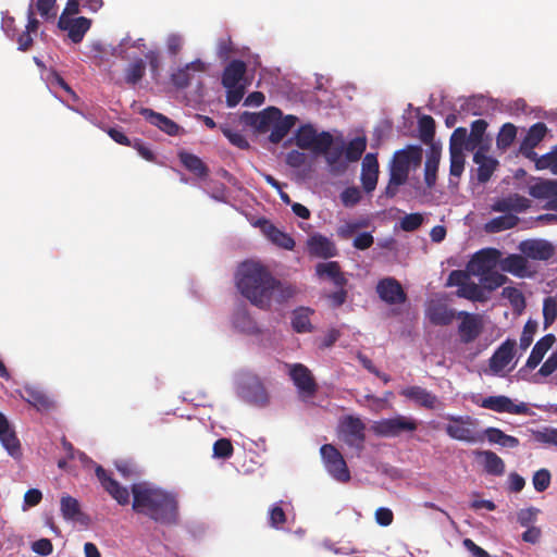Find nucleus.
<instances>
[{
	"mask_svg": "<svg viewBox=\"0 0 557 557\" xmlns=\"http://www.w3.org/2000/svg\"><path fill=\"white\" fill-rule=\"evenodd\" d=\"M236 287L251 305L269 310L273 299L275 277L267 267L256 261L243 262L235 275Z\"/></svg>",
	"mask_w": 557,
	"mask_h": 557,
	"instance_id": "f257e3e1",
	"label": "nucleus"
},
{
	"mask_svg": "<svg viewBox=\"0 0 557 557\" xmlns=\"http://www.w3.org/2000/svg\"><path fill=\"white\" fill-rule=\"evenodd\" d=\"M133 510L160 523H172L177 516V502L166 491L146 482L132 485Z\"/></svg>",
	"mask_w": 557,
	"mask_h": 557,
	"instance_id": "f03ea898",
	"label": "nucleus"
},
{
	"mask_svg": "<svg viewBox=\"0 0 557 557\" xmlns=\"http://www.w3.org/2000/svg\"><path fill=\"white\" fill-rule=\"evenodd\" d=\"M421 160L422 148L420 146H408L394 153L389 166V180L385 188V195L388 198L396 196L399 186L406 183L411 166L420 165Z\"/></svg>",
	"mask_w": 557,
	"mask_h": 557,
	"instance_id": "7ed1b4c3",
	"label": "nucleus"
},
{
	"mask_svg": "<svg viewBox=\"0 0 557 557\" xmlns=\"http://www.w3.org/2000/svg\"><path fill=\"white\" fill-rule=\"evenodd\" d=\"M419 422L412 417L398 414L393 418L374 422L372 431L382 437H397L404 433H413L418 430Z\"/></svg>",
	"mask_w": 557,
	"mask_h": 557,
	"instance_id": "20e7f679",
	"label": "nucleus"
},
{
	"mask_svg": "<svg viewBox=\"0 0 557 557\" xmlns=\"http://www.w3.org/2000/svg\"><path fill=\"white\" fill-rule=\"evenodd\" d=\"M338 436L346 445L360 453L366 442V424L358 417L346 416L338 424Z\"/></svg>",
	"mask_w": 557,
	"mask_h": 557,
	"instance_id": "39448f33",
	"label": "nucleus"
},
{
	"mask_svg": "<svg viewBox=\"0 0 557 557\" xmlns=\"http://www.w3.org/2000/svg\"><path fill=\"white\" fill-rule=\"evenodd\" d=\"M297 147L305 150L318 151L327 150L333 144V136L329 132L317 133L312 125L307 124L299 127L295 135Z\"/></svg>",
	"mask_w": 557,
	"mask_h": 557,
	"instance_id": "423d86ee",
	"label": "nucleus"
},
{
	"mask_svg": "<svg viewBox=\"0 0 557 557\" xmlns=\"http://www.w3.org/2000/svg\"><path fill=\"white\" fill-rule=\"evenodd\" d=\"M321 457L327 472L338 482L350 480V472L339 450L332 444H324L320 448Z\"/></svg>",
	"mask_w": 557,
	"mask_h": 557,
	"instance_id": "0eeeda50",
	"label": "nucleus"
},
{
	"mask_svg": "<svg viewBox=\"0 0 557 557\" xmlns=\"http://www.w3.org/2000/svg\"><path fill=\"white\" fill-rule=\"evenodd\" d=\"M503 253L497 248H484L473 255L468 263V272L471 275L487 274L498 271L500 268Z\"/></svg>",
	"mask_w": 557,
	"mask_h": 557,
	"instance_id": "6e6552de",
	"label": "nucleus"
},
{
	"mask_svg": "<svg viewBox=\"0 0 557 557\" xmlns=\"http://www.w3.org/2000/svg\"><path fill=\"white\" fill-rule=\"evenodd\" d=\"M455 318L460 320L458 325V335L460 343L472 344L483 331V319L478 313H470L460 311L455 314Z\"/></svg>",
	"mask_w": 557,
	"mask_h": 557,
	"instance_id": "1a4fd4ad",
	"label": "nucleus"
},
{
	"mask_svg": "<svg viewBox=\"0 0 557 557\" xmlns=\"http://www.w3.org/2000/svg\"><path fill=\"white\" fill-rule=\"evenodd\" d=\"M519 251L528 259L547 261L554 257L556 249L554 245L541 238L524 239L518 245Z\"/></svg>",
	"mask_w": 557,
	"mask_h": 557,
	"instance_id": "9d476101",
	"label": "nucleus"
},
{
	"mask_svg": "<svg viewBox=\"0 0 557 557\" xmlns=\"http://www.w3.org/2000/svg\"><path fill=\"white\" fill-rule=\"evenodd\" d=\"M379 297L388 305H401L407 300V295L401 284L394 277H384L376 284Z\"/></svg>",
	"mask_w": 557,
	"mask_h": 557,
	"instance_id": "9b49d317",
	"label": "nucleus"
},
{
	"mask_svg": "<svg viewBox=\"0 0 557 557\" xmlns=\"http://www.w3.org/2000/svg\"><path fill=\"white\" fill-rule=\"evenodd\" d=\"M481 407L493 410L495 412H507L511 414H528L529 407L524 403L518 405L504 395L488 396L482 399Z\"/></svg>",
	"mask_w": 557,
	"mask_h": 557,
	"instance_id": "f8f14e48",
	"label": "nucleus"
},
{
	"mask_svg": "<svg viewBox=\"0 0 557 557\" xmlns=\"http://www.w3.org/2000/svg\"><path fill=\"white\" fill-rule=\"evenodd\" d=\"M95 473L102 487L114 498L117 504L124 506L129 503V492L114 480L102 466H97Z\"/></svg>",
	"mask_w": 557,
	"mask_h": 557,
	"instance_id": "ddd939ff",
	"label": "nucleus"
},
{
	"mask_svg": "<svg viewBox=\"0 0 557 557\" xmlns=\"http://www.w3.org/2000/svg\"><path fill=\"white\" fill-rule=\"evenodd\" d=\"M289 375L300 394L309 397L314 396L318 385L307 367L296 363L290 367Z\"/></svg>",
	"mask_w": 557,
	"mask_h": 557,
	"instance_id": "4468645a",
	"label": "nucleus"
},
{
	"mask_svg": "<svg viewBox=\"0 0 557 557\" xmlns=\"http://www.w3.org/2000/svg\"><path fill=\"white\" fill-rule=\"evenodd\" d=\"M500 270L519 278L532 277L535 273L531 270L528 258L521 252L502 257Z\"/></svg>",
	"mask_w": 557,
	"mask_h": 557,
	"instance_id": "2eb2a0df",
	"label": "nucleus"
},
{
	"mask_svg": "<svg viewBox=\"0 0 557 557\" xmlns=\"http://www.w3.org/2000/svg\"><path fill=\"white\" fill-rule=\"evenodd\" d=\"M58 27L67 33L72 42L79 44L91 27V20L84 16L70 20L59 17Z\"/></svg>",
	"mask_w": 557,
	"mask_h": 557,
	"instance_id": "dca6fc26",
	"label": "nucleus"
},
{
	"mask_svg": "<svg viewBox=\"0 0 557 557\" xmlns=\"http://www.w3.org/2000/svg\"><path fill=\"white\" fill-rule=\"evenodd\" d=\"M462 272L455 270V286L458 287L457 296L478 302L488 301L480 283L468 278L462 280Z\"/></svg>",
	"mask_w": 557,
	"mask_h": 557,
	"instance_id": "f3484780",
	"label": "nucleus"
},
{
	"mask_svg": "<svg viewBox=\"0 0 557 557\" xmlns=\"http://www.w3.org/2000/svg\"><path fill=\"white\" fill-rule=\"evenodd\" d=\"M307 249L310 256L330 259L337 256L335 244L322 234H313L307 240Z\"/></svg>",
	"mask_w": 557,
	"mask_h": 557,
	"instance_id": "a211bd4d",
	"label": "nucleus"
},
{
	"mask_svg": "<svg viewBox=\"0 0 557 557\" xmlns=\"http://www.w3.org/2000/svg\"><path fill=\"white\" fill-rule=\"evenodd\" d=\"M281 115L282 111L275 107H269L259 113H244L246 123L259 132H267Z\"/></svg>",
	"mask_w": 557,
	"mask_h": 557,
	"instance_id": "6ab92c4d",
	"label": "nucleus"
},
{
	"mask_svg": "<svg viewBox=\"0 0 557 557\" xmlns=\"http://www.w3.org/2000/svg\"><path fill=\"white\" fill-rule=\"evenodd\" d=\"M516 341L506 339L490 358V369L494 374L500 373L512 360Z\"/></svg>",
	"mask_w": 557,
	"mask_h": 557,
	"instance_id": "aec40b11",
	"label": "nucleus"
},
{
	"mask_svg": "<svg viewBox=\"0 0 557 557\" xmlns=\"http://www.w3.org/2000/svg\"><path fill=\"white\" fill-rule=\"evenodd\" d=\"M20 396L38 411H49L54 407L53 400L38 386L26 385Z\"/></svg>",
	"mask_w": 557,
	"mask_h": 557,
	"instance_id": "412c9836",
	"label": "nucleus"
},
{
	"mask_svg": "<svg viewBox=\"0 0 557 557\" xmlns=\"http://www.w3.org/2000/svg\"><path fill=\"white\" fill-rule=\"evenodd\" d=\"M379 178V162L376 154L367 153L362 160L361 183L367 193L375 189Z\"/></svg>",
	"mask_w": 557,
	"mask_h": 557,
	"instance_id": "4be33fe9",
	"label": "nucleus"
},
{
	"mask_svg": "<svg viewBox=\"0 0 557 557\" xmlns=\"http://www.w3.org/2000/svg\"><path fill=\"white\" fill-rule=\"evenodd\" d=\"M315 274L320 278L329 280L335 287L346 286L348 283L337 261L318 263L315 265Z\"/></svg>",
	"mask_w": 557,
	"mask_h": 557,
	"instance_id": "5701e85b",
	"label": "nucleus"
},
{
	"mask_svg": "<svg viewBox=\"0 0 557 557\" xmlns=\"http://www.w3.org/2000/svg\"><path fill=\"white\" fill-rule=\"evenodd\" d=\"M426 315L435 325H448L453 321V310L442 298H434L429 302Z\"/></svg>",
	"mask_w": 557,
	"mask_h": 557,
	"instance_id": "b1692460",
	"label": "nucleus"
},
{
	"mask_svg": "<svg viewBox=\"0 0 557 557\" xmlns=\"http://www.w3.org/2000/svg\"><path fill=\"white\" fill-rule=\"evenodd\" d=\"M140 114L153 126L164 132L170 136H176L180 134L181 126L168 116L153 111L152 109L144 108L140 110Z\"/></svg>",
	"mask_w": 557,
	"mask_h": 557,
	"instance_id": "393cba45",
	"label": "nucleus"
},
{
	"mask_svg": "<svg viewBox=\"0 0 557 557\" xmlns=\"http://www.w3.org/2000/svg\"><path fill=\"white\" fill-rule=\"evenodd\" d=\"M317 154H323L325 157L326 163L330 168L331 173L338 175L344 173L347 168V161L343 156L344 153V144L333 146H329L327 150L325 151H318Z\"/></svg>",
	"mask_w": 557,
	"mask_h": 557,
	"instance_id": "a878e982",
	"label": "nucleus"
},
{
	"mask_svg": "<svg viewBox=\"0 0 557 557\" xmlns=\"http://www.w3.org/2000/svg\"><path fill=\"white\" fill-rule=\"evenodd\" d=\"M473 162L478 164L476 168V180L480 183H486L492 177L494 171L496 170L498 162L497 160L487 157L482 147L476 149L473 156Z\"/></svg>",
	"mask_w": 557,
	"mask_h": 557,
	"instance_id": "bb28decb",
	"label": "nucleus"
},
{
	"mask_svg": "<svg viewBox=\"0 0 557 557\" xmlns=\"http://www.w3.org/2000/svg\"><path fill=\"white\" fill-rule=\"evenodd\" d=\"M546 133L547 127L543 122H537L532 125L521 143V152L527 157L535 156L533 149L543 140Z\"/></svg>",
	"mask_w": 557,
	"mask_h": 557,
	"instance_id": "cd10ccee",
	"label": "nucleus"
},
{
	"mask_svg": "<svg viewBox=\"0 0 557 557\" xmlns=\"http://www.w3.org/2000/svg\"><path fill=\"white\" fill-rule=\"evenodd\" d=\"M400 395L428 409H433L436 404V396L421 386L406 387L400 391Z\"/></svg>",
	"mask_w": 557,
	"mask_h": 557,
	"instance_id": "c85d7f7f",
	"label": "nucleus"
},
{
	"mask_svg": "<svg viewBox=\"0 0 557 557\" xmlns=\"http://www.w3.org/2000/svg\"><path fill=\"white\" fill-rule=\"evenodd\" d=\"M0 441L11 456L14 457L20 454V441L2 412H0Z\"/></svg>",
	"mask_w": 557,
	"mask_h": 557,
	"instance_id": "c756f323",
	"label": "nucleus"
},
{
	"mask_svg": "<svg viewBox=\"0 0 557 557\" xmlns=\"http://www.w3.org/2000/svg\"><path fill=\"white\" fill-rule=\"evenodd\" d=\"M455 440L468 443H481L484 441V436L483 433L478 430L475 423L465 422L455 418Z\"/></svg>",
	"mask_w": 557,
	"mask_h": 557,
	"instance_id": "7c9ffc66",
	"label": "nucleus"
},
{
	"mask_svg": "<svg viewBox=\"0 0 557 557\" xmlns=\"http://www.w3.org/2000/svg\"><path fill=\"white\" fill-rule=\"evenodd\" d=\"M262 232L264 235L277 247L293 250L295 247L294 238L287 234L278 230L274 224L269 221H264L262 224Z\"/></svg>",
	"mask_w": 557,
	"mask_h": 557,
	"instance_id": "2f4dec72",
	"label": "nucleus"
},
{
	"mask_svg": "<svg viewBox=\"0 0 557 557\" xmlns=\"http://www.w3.org/2000/svg\"><path fill=\"white\" fill-rule=\"evenodd\" d=\"M206 70V66L202 61L196 60L188 64H186L184 67L178 69L176 72H174L171 75V82L173 85L178 89H184L188 87L190 84V72H203Z\"/></svg>",
	"mask_w": 557,
	"mask_h": 557,
	"instance_id": "473e14b6",
	"label": "nucleus"
},
{
	"mask_svg": "<svg viewBox=\"0 0 557 557\" xmlns=\"http://www.w3.org/2000/svg\"><path fill=\"white\" fill-rule=\"evenodd\" d=\"M246 71L247 66L244 61H231L223 71L222 85L224 87H235V85H240L239 83L244 78Z\"/></svg>",
	"mask_w": 557,
	"mask_h": 557,
	"instance_id": "72a5a7b5",
	"label": "nucleus"
},
{
	"mask_svg": "<svg viewBox=\"0 0 557 557\" xmlns=\"http://www.w3.org/2000/svg\"><path fill=\"white\" fill-rule=\"evenodd\" d=\"M178 159L183 166L199 178H206L209 175L208 165L196 154L185 150L178 152Z\"/></svg>",
	"mask_w": 557,
	"mask_h": 557,
	"instance_id": "f704fd0d",
	"label": "nucleus"
},
{
	"mask_svg": "<svg viewBox=\"0 0 557 557\" xmlns=\"http://www.w3.org/2000/svg\"><path fill=\"white\" fill-rule=\"evenodd\" d=\"M486 128L487 122L485 120L479 119L473 121L471 124L470 134L467 133V136L460 144V147L467 151H473L476 148L479 149Z\"/></svg>",
	"mask_w": 557,
	"mask_h": 557,
	"instance_id": "c9c22d12",
	"label": "nucleus"
},
{
	"mask_svg": "<svg viewBox=\"0 0 557 557\" xmlns=\"http://www.w3.org/2000/svg\"><path fill=\"white\" fill-rule=\"evenodd\" d=\"M476 458L482 459L483 469L486 473L500 476L505 473L504 460L492 450H480L475 453Z\"/></svg>",
	"mask_w": 557,
	"mask_h": 557,
	"instance_id": "e433bc0d",
	"label": "nucleus"
},
{
	"mask_svg": "<svg viewBox=\"0 0 557 557\" xmlns=\"http://www.w3.org/2000/svg\"><path fill=\"white\" fill-rule=\"evenodd\" d=\"M556 338L554 334H546L534 345L528 360L525 367L529 369L536 368L541 361L543 360L545 354L550 349Z\"/></svg>",
	"mask_w": 557,
	"mask_h": 557,
	"instance_id": "4c0bfd02",
	"label": "nucleus"
},
{
	"mask_svg": "<svg viewBox=\"0 0 557 557\" xmlns=\"http://www.w3.org/2000/svg\"><path fill=\"white\" fill-rule=\"evenodd\" d=\"M484 440L490 444L498 445L505 448H517L520 445L519 438L508 435L498 428H487L483 432Z\"/></svg>",
	"mask_w": 557,
	"mask_h": 557,
	"instance_id": "58836bf2",
	"label": "nucleus"
},
{
	"mask_svg": "<svg viewBox=\"0 0 557 557\" xmlns=\"http://www.w3.org/2000/svg\"><path fill=\"white\" fill-rule=\"evenodd\" d=\"M480 285L487 298L491 299V295L494 290L498 289L508 282V277L498 271L488 272L487 274H476Z\"/></svg>",
	"mask_w": 557,
	"mask_h": 557,
	"instance_id": "ea45409f",
	"label": "nucleus"
},
{
	"mask_svg": "<svg viewBox=\"0 0 557 557\" xmlns=\"http://www.w3.org/2000/svg\"><path fill=\"white\" fill-rule=\"evenodd\" d=\"M297 117L294 115H286L280 117L272 124V131L269 136V140L273 144H278L289 133V131L296 124Z\"/></svg>",
	"mask_w": 557,
	"mask_h": 557,
	"instance_id": "a19ab883",
	"label": "nucleus"
},
{
	"mask_svg": "<svg viewBox=\"0 0 557 557\" xmlns=\"http://www.w3.org/2000/svg\"><path fill=\"white\" fill-rule=\"evenodd\" d=\"M313 310L308 307H299L293 311L292 326L297 333H308L312 331L310 315Z\"/></svg>",
	"mask_w": 557,
	"mask_h": 557,
	"instance_id": "79ce46f5",
	"label": "nucleus"
},
{
	"mask_svg": "<svg viewBox=\"0 0 557 557\" xmlns=\"http://www.w3.org/2000/svg\"><path fill=\"white\" fill-rule=\"evenodd\" d=\"M440 158L441 149L437 148L435 145H431V149L428 154L424 166V180L429 187H432L435 184Z\"/></svg>",
	"mask_w": 557,
	"mask_h": 557,
	"instance_id": "37998d69",
	"label": "nucleus"
},
{
	"mask_svg": "<svg viewBox=\"0 0 557 557\" xmlns=\"http://www.w3.org/2000/svg\"><path fill=\"white\" fill-rule=\"evenodd\" d=\"M519 223V218L513 214H505L492 219L486 223L485 230L490 233H498L505 230L512 228Z\"/></svg>",
	"mask_w": 557,
	"mask_h": 557,
	"instance_id": "c03bdc74",
	"label": "nucleus"
},
{
	"mask_svg": "<svg viewBox=\"0 0 557 557\" xmlns=\"http://www.w3.org/2000/svg\"><path fill=\"white\" fill-rule=\"evenodd\" d=\"M146 73V63L143 59H137L125 70V83L129 86L138 84Z\"/></svg>",
	"mask_w": 557,
	"mask_h": 557,
	"instance_id": "a18cd8bd",
	"label": "nucleus"
},
{
	"mask_svg": "<svg viewBox=\"0 0 557 557\" xmlns=\"http://www.w3.org/2000/svg\"><path fill=\"white\" fill-rule=\"evenodd\" d=\"M367 148V140L364 137H356L351 139L347 147H344L345 159L348 162H357Z\"/></svg>",
	"mask_w": 557,
	"mask_h": 557,
	"instance_id": "49530a36",
	"label": "nucleus"
},
{
	"mask_svg": "<svg viewBox=\"0 0 557 557\" xmlns=\"http://www.w3.org/2000/svg\"><path fill=\"white\" fill-rule=\"evenodd\" d=\"M530 195L534 198L546 199L557 196V182L542 181L530 187Z\"/></svg>",
	"mask_w": 557,
	"mask_h": 557,
	"instance_id": "de8ad7c7",
	"label": "nucleus"
},
{
	"mask_svg": "<svg viewBox=\"0 0 557 557\" xmlns=\"http://www.w3.org/2000/svg\"><path fill=\"white\" fill-rule=\"evenodd\" d=\"M419 135L420 139L426 145H433L435 135V122L430 115H422L419 119Z\"/></svg>",
	"mask_w": 557,
	"mask_h": 557,
	"instance_id": "09e8293b",
	"label": "nucleus"
},
{
	"mask_svg": "<svg viewBox=\"0 0 557 557\" xmlns=\"http://www.w3.org/2000/svg\"><path fill=\"white\" fill-rule=\"evenodd\" d=\"M60 505L64 519L74 520L81 513V506L78 500L70 495L62 496Z\"/></svg>",
	"mask_w": 557,
	"mask_h": 557,
	"instance_id": "8fccbe9b",
	"label": "nucleus"
},
{
	"mask_svg": "<svg viewBox=\"0 0 557 557\" xmlns=\"http://www.w3.org/2000/svg\"><path fill=\"white\" fill-rule=\"evenodd\" d=\"M296 294L297 288L294 285L284 284L275 278V284H273V298H275L278 304L287 301Z\"/></svg>",
	"mask_w": 557,
	"mask_h": 557,
	"instance_id": "3c124183",
	"label": "nucleus"
},
{
	"mask_svg": "<svg viewBox=\"0 0 557 557\" xmlns=\"http://www.w3.org/2000/svg\"><path fill=\"white\" fill-rule=\"evenodd\" d=\"M467 136V128L457 127L455 128V176L460 175L463 170V163L461 160L460 150L463 149L460 147V144Z\"/></svg>",
	"mask_w": 557,
	"mask_h": 557,
	"instance_id": "603ef678",
	"label": "nucleus"
},
{
	"mask_svg": "<svg viewBox=\"0 0 557 557\" xmlns=\"http://www.w3.org/2000/svg\"><path fill=\"white\" fill-rule=\"evenodd\" d=\"M247 397L257 405L263 406L268 403L265 388L259 381H253L247 386Z\"/></svg>",
	"mask_w": 557,
	"mask_h": 557,
	"instance_id": "864d4df0",
	"label": "nucleus"
},
{
	"mask_svg": "<svg viewBox=\"0 0 557 557\" xmlns=\"http://www.w3.org/2000/svg\"><path fill=\"white\" fill-rule=\"evenodd\" d=\"M517 135V127L511 123H506L502 126L497 136V146L499 148L509 147Z\"/></svg>",
	"mask_w": 557,
	"mask_h": 557,
	"instance_id": "5fc2aeb1",
	"label": "nucleus"
},
{
	"mask_svg": "<svg viewBox=\"0 0 557 557\" xmlns=\"http://www.w3.org/2000/svg\"><path fill=\"white\" fill-rule=\"evenodd\" d=\"M348 297V292L345 286L336 287L334 292L324 293V298L327 300L330 308L337 309L342 307Z\"/></svg>",
	"mask_w": 557,
	"mask_h": 557,
	"instance_id": "6e6d98bb",
	"label": "nucleus"
},
{
	"mask_svg": "<svg viewBox=\"0 0 557 557\" xmlns=\"http://www.w3.org/2000/svg\"><path fill=\"white\" fill-rule=\"evenodd\" d=\"M502 295L508 299L510 305L516 309L523 308L525 306V299L522 292L516 287H504Z\"/></svg>",
	"mask_w": 557,
	"mask_h": 557,
	"instance_id": "4d7b16f0",
	"label": "nucleus"
},
{
	"mask_svg": "<svg viewBox=\"0 0 557 557\" xmlns=\"http://www.w3.org/2000/svg\"><path fill=\"white\" fill-rule=\"evenodd\" d=\"M544 327L552 325L557 318V301L553 297H547L543 304Z\"/></svg>",
	"mask_w": 557,
	"mask_h": 557,
	"instance_id": "13d9d810",
	"label": "nucleus"
},
{
	"mask_svg": "<svg viewBox=\"0 0 557 557\" xmlns=\"http://www.w3.org/2000/svg\"><path fill=\"white\" fill-rule=\"evenodd\" d=\"M537 322L535 320H528L524 324L521 337H520V348L525 350L530 347L533 342V336L537 331Z\"/></svg>",
	"mask_w": 557,
	"mask_h": 557,
	"instance_id": "bf43d9fd",
	"label": "nucleus"
},
{
	"mask_svg": "<svg viewBox=\"0 0 557 557\" xmlns=\"http://www.w3.org/2000/svg\"><path fill=\"white\" fill-rule=\"evenodd\" d=\"M223 135L230 140V143L240 149L249 148V143L243 134L231 129L228 126L223 125L220 127Z\"/></svg>",
	"mask_w": 557,
	"mask_h": 557,
	"instance_id": "052dcab7",
	"label": "nucleus"
},
{
	"mask_svg": "<svg viewBox=\"0 0 557 557\" xmlns=\"http://www.w3.org/2000/svg\"><path fill=\"white\" fill-rule=\"evenodd\" d=\"M535 166L537 170L550 169L554 174H557V147L536 159Z\"/></svg>",
	"mask_w": 557,
	"mask_h": 557,
	"instance_id": "680f3d73",
	"label": "nucleus"
},
{
	"mask_svg": "<svg viewBox=\"0 0 557 557\" xmlns=\"http://www.w3.org/2000/svg\"><path fill=\"white\" fill-rule=\"evenodd\" d=\"M234 453L232 442L228 438H220L213 444V456L216 458L227 459Z\"/></svg>",
	"mask_w": 557,
	"mask_h": 557,
	"instance_id": "e2e57ef3",
	"label": "nucleus"
},
{
	"mask_svg": "<svg viewBox=\"0 0 557 557\" xmlns=\"http://www.w3.org/2000/svg\"><path fill=\"white\" fill-rule=\"evenodd\" d=\"M550 472L547 469H540L533 474V486L536 492H544L550 484Z\"/></svg>",
	"mask_w": 557,
	"mask_h": 557,
	"instance_id": "0e129e2a",
	"label": "nucleus"
},
{
	"mask_svg": "<svg viewBox=\"0 0 557 557\" xmlns=\"http://www.w3.org/2000/svg\"><path fill=\"white\" fill-rule=\"evenodd\" d=\"M423 220L421 213H410L400 220V227L405 232H413L422 225Z\"/></svg>",
	"mask_w": 557,
	"mask_h": 557,
	"instance_id": "69168bd1",
	"label": "nucleus"
},
{
	"mask_svg": "<svg viewBox=\"0 0 557 557\" xmlns=\"http://www.w3.org/2000/svg\"><path fill=\"white\" fill-rule=\"evenodd\" d=\"M57 0H37L36 9L41 17L45 20L54 18Z\"/></svg>",
	"mask_w": 557,
	"mask_h": 557,
	"instance_id": "338daca9",
	"label": "nucleus"
},
{
	"mask_svg": "<svg viewBox=\"0 0 557 557\" xmlns=\"http://www.w3.org/2000/svg\"><path fill=\"white\" fill-rule=\"evenodd\" d=\"M226 91V104L230 108L236 107L245 95V87L243 85H235V87H225Z\"/></svg>",
	"mask_w": 557,
	"mask_h": 557,
	"instance_id": "774afa93",
	"label": "nucleus"
}]
</instances>
